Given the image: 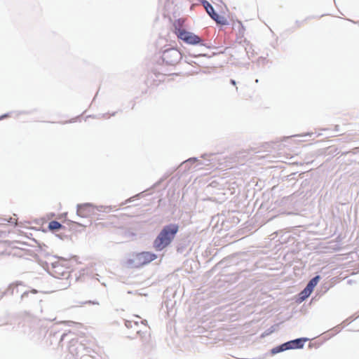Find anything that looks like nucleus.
I'll use <instances>...</instances> for the list:
<instances>
[{
  "instance_id": "6",
  "label": "nucleus",
  "mask_w": 359,
  "mask_h": 359,
  "mask_svg": "<svg viewBox=\"0 0 359 359\" xmlns=\"http://www.w3.org/2000/svg\"><path fill=\"white\" fill-rule=\"evenodd\" d=\"M203 5L206 11V12L208 13V15L215 20L217 22V23L220 25H225L226 22V19L224 17H222L219 15L217 13L215 12V10L212 5L207 1H204L203 2Z\"/></svg>"
},
{
  "instance_id": "7",
  "label": "nucleus",
  "mask_w": 359,
  "mask_h": 359,
  "mask_svg": "<svg viewBox=\"0 0 359 359\" xmlns=\"http://www.w3.org/2000/svg\"><path fill=\"white\" fill-rule=\"evenodd\" d=\"M180 58V53L175 49L165 50L163 55V60L170 65L176 64Z\"/></svg>"
},
{
  "instance_id": "8",
  "label": "nucleus",
  "mask_w": 359,
  "mask_h": 359,
  "mask_svg": "<svg viewBox=\"0 0 359 359\" xmlns=\"http://www.w3.org/2000/svg\"><path fill=\"white\" fill-rule=\"evenodd\" d=\"M93 207L89 204H83L78 206L77 214L82 217H87L91 215Z\"/></svg>"
},
{
  "instance_id": "4",
  "label": "nucleus",
  "mask_w": 359,
  "mask_h": 359,
  "mask_svg": "<svg viewBox=\"0 0 359 359\" xmlns=\"http://www.w3.org/2000/svg\"><path fill=\"white\" fill-rule=\"evenodd\" d=\"M175 34L179 39L188 44L196 45L201 42L198 36L184 29L175 27Z\"/></svg>"
},
{
  "instance_id": "9",
  "label": "nucleus",
  "mask_w": 359,
  "mask_h": 359,
  "mask_svg": "<svg viewBox=\"0 0 359 359\" xmlns=\"http://www.w3.org/2000/svg\"><path fill=\"white\" fill-rule=\"evenodd\" d=\"M320 276H315L314 278H313L309 282V283L307 284L306 285V288H309L310 291L313 292L314 287L316 286V285L318 284L319 280H320Z\"/></svg>"
},
{
  "instance_id": "11",
  "label": "nucleus",
  "mask_w": 359,
  "mask_h": 359,
  "mask_svg": "<svg viewBox=\"0 0 359 359\" xmlns=\"http://www.w3.org/2000/svg\"><path fill=\"white\" fill-rule=\"evenodd\" d=\"M62 228V224L57 221H51L48 224V229L50 231H57Z\"/></svg>"
},
{
  "instance_id": "10",
  "label": "nucleus",
  "mask_w": 359,
  "mask_h": 359,
  "mask_svg": "<svg viewBox=\"0 0 359 359\" xmlns=\"http://www.w3.org/2000/svg\"><path fill=\"white\" fill-rule=\"evenodd\" d=\"M311 293H312V292L310 291L309 288L305 287L299 293V300H300V302H302V301L305 300L306 298H308L311 295Z\"/></svg>"
},
{
  "instance_id": "1",
  "label": "nucleus",
  "mask_w": 359,
  "mask_h": 359,
  "mask_svg": "<svg viewBox=\"0 0 359 359\" xmlns=\"http://www.w3.org/2000/svg\"><path fill=\"white\" fill-rule=\"evenodd\" d=\"M179 230L177 224H172L165 226L154 241V248L161 251L168 247L174 239Z\"/></svg>"
},
{
  "instance_id": "5",
  "label": "nucleus",
  "mask_w": 359,
  "mask_h": 359,
  "mask_svg": "<svg viewBox=\"0 0 359 359\" xmlns=\"http://www.w3.org/2000/svg\"><path fill=\"white\" fill-rule=\"evenodd\" d=\"M306 341V339H297L287 343L282 344L280 347L278 348V350L273 351L274 353H278L279 351H283L287 349L291 348H301L304 346V342Z\"/></svg>"
},
{
  "instance_id": "2",
  "label": "nucleus",
  "mask_w": 359,
  "mask_h": 359,
  "mask_svg": "<svg viewBox=\"0 0 359 359\" xmlns=\"http://www.w3.org/2000/svg\"><path fill=\"white\" fill-rule=\"evenodd\" d=\"M157 258V256L150 252H142L134 255L128 260V264L133 267L138 268L150 263Z\"/></svg>"
},
{
  "instance_id": "3",
  "label": "nucleus",
  "mask_w": 359,
  "mask_h": 359,
  "mask_svg": "<svg viewBox=\"0 0 359 359\" xmlns=\"http://www.w3.org/2000/svg\"><path fill=\"white\" fill-rule=\"evenodd\" d=\"M126 326L133 329L134 332L141 337H143L149 331L147 321L137 316H134L132 319L126 320Z\"/></svg>"
},
{
  "instance_id": "12",
  "label": "nucleus",
  "mask_w": 359,
  "mask_h": 359,
  "mask_svg": "<svg viewBox=\"0 0 359 359\" xmlns=\"http://www.w3.org/2000/svg\"><path fill=\"white\" fill-rule=\"evenodd\" d=\"M231 83L232 85L235 86V85H236V81H235L234 80L231 79Z\"/></svg>"
}]
</instances>
